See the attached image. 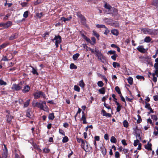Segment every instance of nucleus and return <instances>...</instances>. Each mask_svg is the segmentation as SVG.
Returning a JSON list of instances; mask_svg holds the SVG:
<instances>
[{"mask_svg":"<svg viewBox=\"0 0 158 158\" xmlns=\"http://www.w3.org/2000/svg\"><path fill=\"white\" fill-rule=\"evenodd\" d=\"M123 125L124 127H127L128 126V123L126 120H124L123 122Z\"/></svg>","mask_w":158,"mask_h":158,"instance_id":"nucleus-33","label":"nucleus"},{"mask_svg":"<svg viewBox=\"0 0 158 158\" xmlns=\"http://www.w3.org/2000/svg\"><path fill=\"white\" fill-rule=\"evenodd\" d=\"M115 91L118 93V94H121L120 92V89L118 86H116L115 88Z\"/></svg>","mask_w":158,"mask_h":158,"instance_id":"nucleus-34","label":"nucleus"},{"mask_svg":"<svg viewBox=\"0 0 158 158\" xmlns=\"http://www.w3.org/2000/svg\"><path fill=\"white\" fill-rule=\"evenodd\" d=\"M145 148L146 149L149 150H152V144L148 142L147 144L145 146Z\"/></svg>","mask_w":158,"mask_h":158,"instance_id":"nucleus-16","label":"nucleus"},{"mask_svg":"<svg viewBox=\"0 0 158 158\" xmlns=\"http://www.w3.org/2000/svg\"><path fill=\"white\" fill-rule=\"evenodd\" d=\"M31 68H32V70L31 72L33 74H36L37 75H39V73L37 72V69H35L33 67L31 66Z\"/></svg>","mask_w":158,"mask_h":158,"instance_id":"nucleus-17","label":"nucleus"},{"mask_svg":"<svg viewBox=\"0 0 158 158\" xmlns=\"http://www.w3.org/2000/svg\"><path fill=\"white\" fill-rule=\"evenodd\" d=\"M30 101V100H28L25 102L24 104V107H26L28 106L29 104Z\"/></svg>","mask_w":158,"mask_h":158,"instance_id":"nucleus-35","label":"nucleus"},{"mask_svg":"<svg viewBox=\"0 0 158 158\" xmlns=\"http://www.w3.org/2000/svg\"><path fill=\"white\" fill-rule=\"evenodd\" d=\"M95 52L96 55L98 56V59L102 62L104 63L105 61V57L103 56L101 52L98 50H95Z\"/></svg>","mask_w":158,"mask_h":158,"instance_id":"nucleus-2","label":"nucleus"},{"mask_svg":"<svg viewBox=\"0 0 158 158\" xmlns=\"http://www.w3.org/2000/svg\"><path fill=\"white\" fill-rule=\"evenodd\" d=\"M155 128L156 130H157V131H154L153 132L154 134L155 135H158V127H155Z\"/></svg>","mask_w":158,"mask_h":158,"instance_id":"nucleus-54","label":"nucleus"},{"mask_svg":"<svg viewBox=\"0 0 158 158\" xmlns=\"http://www.w3.org/2000/svg\"><path fill=\"white\" fill-rule=\"evenodd\" d=\"M152 40L151 38L149 36H147L144 39V41L145 42L149 43Z\"/></svg>","mask_w":158,"mask_h":158,"instance_id":"nucleus-22","label":"nucleus"},{"mask_svg":"<svg viewBox=\"0 0 158 158\" xmlns=\"http://www.w3.org/2000/svg\"><path fill=\"white\" fill-rule=\"evenodd\" d=\"M50 150L48 148H44L43 149V152H44L47 153L49 152Z\"/></svg>","mask_w":158,"mask_h":158,"instance_id":"nucleus-60","label":"nucleus"},{"mask_svg":"<svg viewBox=\"0 0 158 158\" xmlns=\"http://www.w3.org/2000/svg\"><path fill=\"white\" fill-rule=\"evenodd\" d=\"M6 112L8 114L6 115L7 118L6 120L7 122L9 123L11 121L12 119L13 118V117L10 114V113L9 110H7Z\"/></svg>","mask_w":158,"mask_h":158,"instance_id":"nucleus-7","label":"nucleus"},{"mask_svg":"<svg viewBox=\"0 0 158 158\" xmlns=\"http://www.w3.org/2000/svg\"><path fill=\"white\" fill-rule=\"evenodd\" d=\"M6 83L3 80L0 79V85H6Z\"/></svg>","mask_w":158,"mask_h":158,"instance_id":"nucleus-44","label":"nucleus"},{"mask_svg":"<svg viewBox=\"0 0 158 158\" xmlns=\"http://www.w3.org/2000/svg\"><path fill=\"white\" fill-rule=\"evenodd\" d=\"M117 55L116 54H114V55L111 56V58L114 61L116 60V57L117 56Z\"/></svg>","mask_w":158,"mask_h":158,"instance_id":"nucleus-52","label":"nucleus"},{"mask_svg":"<svg viewBox=\"0 0 158 158\" xmlns=\"http://www.w3.org/2000/svg\"><path fill=\"white\" fill-rule=\"evenodd\" d=\"M137 116L138 118L137 121V123H140L141 122L142 119H141V118L139 115V114Z\"/></svg>","mask_w":158,"mask_h":158,"instance_id":"nucleus-49","label":"nucleus"},{"mask_svg":"<svg viewBox=\"0 0 158 158\" xmlns=\"http://www.w3.org/2000/svg\"><path fill=\"white\" fill-rule=\"evenodd\" d=\"M70 68L71 69H77V66L75 65L74 64H71L70 65Z\"/></svg>","mask_w":158,"mask_h":158,"instance_id":"nucleus-29","label":"nucleus"},{"mask_svg":"<svg viewBox=\"0 0 158 158\" xmlns=\"http://www.w3.org/2000/svg\"><path fill=\"white\" fill-rule=\"evenodd\" d=\"M155 61L156 63L154 64V67L155 69L156 73L158 74V58L156 59Z\"/></svg>","mask_w":158,"mask_h":158,"instance_id":"nucleus-13","label":"nucleus"},{"mask_svg":"<svg viewBox=\"0 0 158 158\" xmlns=\"http://www.w3.org/2000/svg\"><path fill=\"white\" fill-rule=\"evenodd\" d=\"M72 16H70L69 17L67 18L62 17L60 19L61 20L63 21L64 22H65L66 21H69L70 20L72 19Z\"/></svg>","mask_w":158,"mask_h":158,"instance_id":"nucleus-18","label":"nucleus"},{"mask_svg":"<svg viewBox=\"0 0 158 158\" xmlns=\"http://www.w3.org/2000/svg\"><path fill=\"white\" fill-rule=\"evenodd\" d=\"M102 115L103 116H105L108 117H110L111 116L110 114L109 113H106V111L104 110H102Z\"/></svg>","mask_w":158,"mask_h":158,"instance_id":"nucleus-14","label":"nucleus"},{"mask_svg":"<svg viewBox=\"0 0 158 158\" xmlns=\"http://www.w3.org/2000/svg\"><path fill=\"white\" fill-rule=\"evenodd\" d=\"M151 116L152 119L153 120H155V121H157L158 119L157 117L155 115H151Z\"/></svg>","mask_w":158,"mask_h":158,"instance_id":"nucleus-37","label":"nucleus"},{"mask_svg":"<svg viewBox=\"0 0 158 158\" xmlns=\"http://www.w3.org/2000/svg\"><path fill=\"white\" fill-rule=\"evenodd\" d=\"M139 142L138 139H136L134 140V145L135 147H136L137 145L139 143Z\"/></svg>","mask_w":158,"mask_h":158,"instance_id":"nucleus-39","label":"nucleus"},{"mask_svg":"<svg viewBox=\"0 0 158 158\" xmlns=\"http://www.w3.org/2000/svg\"><path fill=\"white\" fill-rule=\"evenodd\" d=\"M9 59H8L6 56H3L1 60L4 61H8Z\"/></svg>","mask_w":158,"mask_h":158,"instance_id":"nucleus-53","label":"nucleus"},{"mask_svg":"<svg viewBox=\"0 0 158 158\" xmlns=\"http://www.w3.org/2000/svg\"><path fill=\"white\" fill-rule=\"evenodd\" d=\"M121 142H122V143L124 145H127V143H126V140L125 139H123L121 141Z\"/></svg>","mask_w":158,"mask_h":158,"instance_id":"nucleus-63","label":"nucleus"},{"mask_svg":"<svg viewBox=\"0 0 158 158\" xmlns=\"http://www.w3.org/2000/svg\"><path fill=\"white\" fill-rule=\"evenodd\" d=\"M16 38V35L15 34L12 35L10 37V40H13Z\"/></svg>","mask_w":158,"mask_h":158,"instance_id":"nucleus-45","label":"nucleus"},{"mask_svg":"<svg viewBox=\"0 0 158 158\" xmlns=\"http://www.w3.org/2000/svg\"><path fill=\"white\" fill-rule=\"evenodd\" d=\"M74 89L75 90L77 91L78 92H79L80 91V88L77 85H75L74 86Z\"/></svg>","mask_w":158,"mask_h":158,"instance_id":"nucleus-42","label":"nucleus"},{"mask_svg":"<svg viewBox=\"0 0 158 158\" xmlns=\"http://www.w3.org/2000/svg\"><path fill=\"white\" fill-rule=\"evenodd\" d=\"M80 17L82 23H85V22L86 19L85 17L84 16L82 15H81Z\"/></svg>","mask_w":158,"mask_h":158,"instance_id":"nucleus-46","label":"nucleus"},{"mask_svg":"<svg viewBox=\"0 0 158 158\" xmlns=\"http://www.w3.org/2000/svg\"><path fill=\"white\" fill-rule=\"evenodd\" d=\"M86 118L85 115H82L81 119L83 121V124H86L87 123Z\"/></svg>","mask_w":158,"mask_h":158,"instance_id":"nucleus-24","label":"nucleus"},{"mask_svg":"<svg viewBox=\"0 0 158 158\" xmlns=\"http://www.w3.org/2000/svg\"><path fill=\"white\" fill-rule=\"evenodd\" d=\"M112 64H113V66L114 68H116L117 66L120 67V64L116 62H113V63Z\"/></svg>","mask_w":158,"mask_h":158,"instance_id":"nucleus-38","label":"nucleus"},{"mask_svg":"<svg viewBox=\"0 0 158 158\" xmlns=\"http://www.w3.org/2000/svg\"><path fill=\"white\" fill-rule=\"evenodd\" d=\"M153 77L152 80L153 81L156 82L157 80V77H158V74L156 72V70H154V73L152 74Z\"/></svg>","mask_w":158,"mask_h":158,"instance_id":"nucleus-10","label":"nucleus"},{"mask_svg":"<svg viewBox=\"0 0 158 158\" xmlns=\"http://www.w3.org/2000/svg\"><path fill=\"white\" fill-rule=\"evenodd\" d=\"M104 7L106 8L109 10H110L112 8L111 6L109 4L107 3L105 4Z\"/></svg>","mask_w":158,"mask_h":158,"instance_id":"nucleus-32","label":"nucleus"},{"mask_svg":"<svg viewBox=\"0 0 158 158\" xmlns=\"http://www.w3.org/2000/svg\"><path fill=\"white\" fill-rule=\"evenodd\" d=\"M152 4L154 6H157L158 4V0H154Z\"/></svg>","mask_w":158,"mask_h":158,"instance_id":"nucleus-51","label":"nucleus"},{"mask_svg":"<svg viewBox=\"0 0 158 158\" xmlns=\"http://www.w3.org/2000/svg\"><path fill=\"white\" fill-rule=\"evenodd\" d=\"M120 96L121 98L122 101H123V102H124L125 103H126V101H125V99L124 98L122 95V94H120Z\"/></svg>","mask_w":158,"mask_h":158,"instance_id":"nucleus-58","label":"nucleus"},{"mask_svg":"<svg viewBox=\"0 0 158 158\" xmlns=\"http://www.w3.org/2000/svg\"><path fill=\"white\" fill-rule=\"evenodd\" d=\"M53 40H56V43L60 44L61 42V36L60 35H56Z\"/></svg>","mask_w":158,"mask_h":158,"instance_id":"nucleus-9","label":"nucleus"},{"mask_svg":"<svg viewBox=\"0 0 158 158\" xmlns=\"http://www.w3.org/2000/svg\"><path fill=\"white\" fill-rule=\"evenodd\" d=\"M43 16V13L41 12L40 13H38L36 14V16L39 18H41Z\"/></svg>","mask_w":158,"mask_h":158,"instance_id":"nucleus-55","label":"nucleus"},{"mask_svg":"<svg viewBox=\"0 0 158 158\" xmlns=\"http://www.w3.org/2000/svg\"><path fill=\"white\" fill-rule=\"evenodd\" d=\"M153 98L155 101L158 100V96L155 95L153 96Z\"/></svg>","mask_w":158,"mask_h":158,"instance_id":"nucleus-64","label":"nucleus"},{"mask_svg":"<svg viewBox=\"0 0 158 158\" xmlns=\"http://www.w3.org/2000/svg\"><path fill=\"white\" fill-rule=\"evenodd\" d=\"M4 148L3 149V154L2 156L3 158H6L8 155V150L6 145L4 144Z\"/></svg>","mask_w":158,"mask_h":158,"instance_id":"nucleus-6","label":"nucleus"},{"mask_svg":"<svg viewBox=\"0 0 158 158\" xmlns=\"http://www.w3.org/2000/svg\"><path fill=\"white\" fill-rule=\"evenodd\" d=\"M110 142L111 143H116L117 140L114 136H112L110 139Z\"/></svg>","mask_w":158,"mask_h":158,"instance_id":"nucleus-27","label":"nucleus"},{"mask_svg":"<svg viewBox=\"0 0 158 158\" xmlns=\"http://www.w3.org/2000/svg\"><path fill=\"white\" fill-rule=\"evenodd\" d=\"M33 96L35 99H38L41 96L44 98L45 97V94L43 92L40 91H37L33 94Z\"/></svg>","mask_w":158,"mask_h":158,"instance_id":"nucleus-3","label":"nucleus"},{"mask_svg":"<svg viewBox=\"0 0 158 158\" xmlns=\"http://www.w3.org/2000/svg\"><path fill=\"white\" fill-rule=\"evenodd\" d=\"M91 39L92 41H91V44L93 45L96 43V39L94 37H92Z\"/></svg>","mask_w":158,"mask_h":158,"instance_id":"nucleus-36","label":"nucleus"},{"mask_svg":"<svg viewBox=\"0 0 158 158\" xmlns=\"http://www.w3.org/2000/svg\"><path fill=\"white\" fill-rule=\"evenodd\" d=\"M28 15V11H26L25 12L23 15V16L25 18H27Z\"/></svg>","mask_w":158,"mask_h":158,"instance_id":"nucleus-48","label":"nucleus"},{"mask_svg":"<svg viewBox=\"0 0 158 158\" xmlns=\"http://www.w3.org/2000/svg\"><path fill=\"white\" fill-rule=\"evenodd\" d=\"M97 85L99 87H102L104 85V83L102 81H99L97 83Z\"/></svg>","mask_w":158,"mask_h":158,"instance_id":"nucleus-31","label":"nucleus"},{"mask_svg":"<svg viewBox=\"0 0 158 158\" xmlns=\"http://www.w3.org/2000/svg\"><path fill=\"white\" fill-rule=\"evenodd\" d=\"M79 85L82 88H84L85 86V84L83 82V80H81L80 81Z\"/></svg>","mask_w":158,"mask_h":158,"instance_id":"nucleus-23","label":"nucleus"},{"mask_svg":"<svg viewBox=\"0 0 158 158\" xmlns=\"http://www.w3.org/2000/svg\"><path fill=\"white\" fill-rule=\"evenodd\" d=\"M145 107L148 110L152 109L151 107L150 106V104L149 103H148L146 102H145Z\"/></svg>","mask_w":158,"mask_h":158,"instance_id":"nucleus-28","label":"nucleus"},{"mask_svg":"<svg viewBox=\"0 0 158 158\" xmlns=\"http://www.w3.org/2000/svg\"><path fill=\"white\" fill-rule=\"evenodd\" d=\"M26 116L30 118H32L33 117L32 114L30 113V110H27L26 113Z\"/></svg>","mask_w":158,"mask_h":158,"instance_id":"nucleus-15","label":"nucleus"},{"mask_svg":"<svg viewBox=\"0 0 158 158\" xmlns=\"http://www.w3.org/2000/svg\"><path fill=\"white\" fill-rule=\"evenodd\" d=\"M102 155H103L104 156H105L106 154V149L105 148L102 149Z\"/></svg>","mask_w":158,"mask_h":158,"instance_id":"nucleus-56","label":"nucleus"},{"mask_svg":"<svg viewBox=\"0 0 158 158\" xmlns=\"http://www.w3.org/2000/svg\"><path fill=\"white\" fill-rule=\"evenodd\" d=\"M46 103L45 101L42 102L41 103L37 102L36 103L34 106L35 107H37L41 109L45 110L44 108L46 110L47 109V107L46 105Z\"/></svg>","mask_w":158,"mask_h":158,"instance_id":"nucleus-1","label":"nucleus"},{"mask_svg":"<svg viewBox=\"0 0 158 158\" xmlns=\"http://www.w3.org/2000/svg\"><path fill=\"white\" fill-rule=\"evenodd\" d=\"M125 98L126 100L129 102H131L133 100V98H129L127 97H126Z\"/></svg>","mask_w":158,"mask_h":158,"instance_id":"nucleus-62","label":"nucleus"},{"mask_svg":"<svg viewBox=\"0 0 158 158\" xmlns=\"http://www.w3.org/2000/svg\"><path fill=\"white\" fill-rule=\"evenodd\" d=\"M115 156L116 158H118L119 157V153L118 152H116L115 153Z\"/></svg>","mask_w":158,"mask_h":158,"instance_id":"nucleus-59","label":"nucleus"},{"mask_svg":"<svg viewBox=\"0 0 158 158\" xmlns=\"http://www.w3.org/2000/svg\"><path fill=\"white\" fill-rule=\"evenodd\" d=\"M104 106H105L106 108L108 109V110H110L111 111L110 107L108 105V104H106L105 102L104 103Z\"/></svg>","mask_w":158,"mask_h":158,"instance_id":"nucleus-50","label":"nucleus"},{"mask_svg":"<svg viewBox=\"0 0 158 158\" xmlns=\"http://www.w3.org/2000/svg\"><path fill=\"white\" fill-rule=\"evenodd\" d=\"M68 141V138L67 136L64 137L62 139V142L64 143L67 142Z\"/></svg>","mask_w":158,"mask_h":158,"instance_id":"nucleus-41","label":"nucleus"},{"mask_svg":"<svg viewBox=\"0 0 158 158\" xmlns=\"http://www.w3.org/2000/svg\"><path fill=\"white\" fill-rule=\"evenodd\" d=\"M54 117H55L53 113H50L49 114L48 116V119H49L53 120L54 118Z\"/></svg>","mask_w":158,"mask_h":158,"instance_id":"nucleus-26","label":"nucleus"},{"mask_svg":"<svg viewBox=\"0 0 158 158\" xmlns=\"http://www.w3.org/2000/svg\"><path fill=\"white\" fill-rule=\"evenodd\" d=\"M30 87L28 85H26L24 86L22 91L24 93H26L28 92L30 90Z\"/></svg>","mask_w":158,"mask_h":158,"instance_id":"nucleus-12","label":"nucleus"},{"mask_svg":"<svg viewBox=\"0 0 158 158\" xmlns=\"http://www.w3.org/2000/svg\"><path fill=\"white\" fill-rule=\"evenodd\" d=\"M9 44V43H4L1 45V47L2 48H5L6 46L8 45Z\"/></svg>","mask_w":158,"mask_h":158,"instance_id":"nucleus-43","label":"nucleus"},{"mask_svg":"<svg viewBox=\"0 0 158 158\" xmlns=\"http://www.w3.org/2000/svg\"><path fill=\"white\" fill-rule=\"evenodd\" d=\"M137 49L141 53H144L146 52L145 49L143 48V46H140L137 48Z\"/></svg>","mask_w":158,"mask_h":158,"instance_id":"nucleus-11","label":"nucleus"},{"mask_svg":"<svg viewBox=\"0 0 158 158\" xmlns=\"http://www.w3.org/2000/svg\"><path fill=\"white\" fill-rule=\"evenodd\" d=\"M11 89L13 90L19 91L22 89V87L19 84H14L12 85Z\"/></svg>","mask_w":158,"mask_h":158,"instance_id":"nucleus-5","label":"nucleus"},{"mask_svg":"<svg viewBox=\"0 0 158 158\" xmlns=\"http://www.w3.org/2000/svg\"><path fill=\"white\" fill-rule=\"evenodd\" d=\"M111 32L113 35H117L118 34V30L114 29L111 30Z\"/></svg>","mask_w":158,"mask_h":158,"instance_id":"nucleus-19","label":"nucleus"},{"mask_svg":"<svg viewBox=\"0 0 158 158\" xmlns=\"http://www.w3.org/2000/svg\"><path fill=\"white\" fill-rule=\"evenodd\" d=\"M80 55L79 53H77L75 54H74L73 56V59L74 60H77L78 58L79 57Z\"/></svg>","mask_w":158,"mask_h":158,"instance_id":"nucleus-25","label":"nucleus"},{"mask_svg":"<svg viewBox=\"0 0 158 158\" xmlns=\"http://www.w3.org/2000/svg\"><path fill=\"white\" fill-rule=\"evenodd\" d=\"M98 92L100 94H104L105 92V88L102 87L98 90Z\"/></svg>","mask_w":158,"mask_h":158,"instance_id":"nucleus-20","label":"nucleus"},{"mask_svg":"<svg viewBox=\"0 0 158 158\" xmlns=\"http://www.w3.org/2000/svg\"><path fill=\"white\" fill-rule=\"evenodd\" d=\"M1 26L3 27L4 28H7L12 25V22L11 21H9L6 23H0Z\"/></svg>","mask_w":158,"mask_h":158,"instance_id":"nucleus-4","label":"nucleus"},{"mask_svg":"<svg viewBox=\"0 0 158 158\" xmlns=\"http://www.w3.org/2000/svg\"><path fill=\"white\" fill-rule=\"evenodd\" d=\"M142 31H143L144 33L145 34H151L152 32V30L147 28H145L142 29Z\"/></svg>","mask_w":158,"mask_h":158,"instance_id":"nucleus-8","label":"nucleus"},{"mask_svg":"<svg viewBox=\"0 0 158 158\" xmlns=\"http://www.w3.org/2000/svg\"><path fill=\"white\" fill-rule=\"evenodd\" d=\"M136 78L138 79H143L144 80V77L143 76H142L137 75L136 76Z\"/></svg>","mask_w":158,"mask_h":158,"instance_id":"nucleus-61","label":"nucleus"},{"mask_svg":"<svg viewBox=\"0 0 158 158\" xmlns=\"http://www.w3.org/2000/svg\"><path fill=\"white\" fill-rule=\"evenodd\" d=\"M93 35L97 38L98 40H99V38L100 36L99 34L95 31H93Z\"/></svg>","mask_w":158,"mask_h":158,"instance_id":"nucleus-21","label":"nucleus"},{"mask_svg":"<svg viewBox=\"0 0 158 158\" xmlns=\"http://www.w3.org/2000/svg\"><path fill=\"white\" fill-rule=\"evenodd\" d=\"M84 39L86 40L87 42L91 44V41L89 38H88L85 36H84Z\"/></svg>","mask_w":158,"mask_h":158,"instance_id":"nucleus-47","label":"nucleus"},{"mask_svg":"<svg viewBox=\"0 0 158 158\" xmlns=\"http://www.w3.org/2000/svg\"><path fill=\"white\" fill-rule=\"evenodd\" d=\"M108 52L111 55L115 54L116 52L115 51L110 50Z\"/></svg>","mask_w":158,"mask_h":158,"instance_id":"nucleus-57","label":"nucleus"},{"mask_svg":"<svg viewBox=\"0 0 158 158\" xmlns=\"http://www.w3.org/2000/svg\"><path fill=\"white\" fill-rule=\"evenodd\" d=\"M127 81H128V83L130 85H132L133 83V78L131 77H129L128 79H127Z\"/></svg>","mask_w":158,"mask_h":158,"instance_id":"nucleus-30","label":"nucleus"},{"mask_svg":"<svg viewBox=\"0 0 158 158\" xmlns=\"http://www.w3.org/2000/svg\"><path fill=\"white\" fill-rule=\"evenodd\" d=\"M96 27L98 28H106V27L104 25L97 24L96 25Z\"/></svg>","mask_w":158,"mask_h":158,"instance_id":"nucleus-40","label":"nucleus"}]
</instances>
